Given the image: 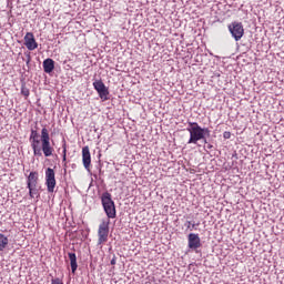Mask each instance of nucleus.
<instances>
[{
  "mask_svg": "<svg viewBox=\"0 0 284 284\" xmlns=\"http://www.w3.org/2000/svg\"><path fill=\"white\" fill-rule=\"evenodd\" d=\"M187 132L190 133L189 144H197L201 139H205V136L211 134L209 128H201L196 122H189Z\"/></svg>",
  "mask_w": 284,
  "mask_h": 284,
  "instance_id": "1",
  "label": "nucleus"
},
{
  "mask_svg": "<svg viewBox=\"0 0 284 284\" xmlns=\"http://www.w3.org/2000/svg\"><path fill=\"white\" fill-rule=\"evenodd\" d=\"M101 203L108 219H116V205L114 200H112V194L110 192H104L101 196Z\"/></svg>",
  "mask_w": 284,
  "mask_h": 284,
  "instance_id": "2",
  "label": "nucleus"
},
{
  "mask_svg": "<svg viewBox=\"0 0 284 284\" xmlns=\"http://www.w3.org/2000/svg\"><path fill=\"white\" fill-rule=\"evenodd\" d=\"M40 143L41 154H43L47 158H50L52 156V154H54V148L50 143V132L45 128L41 130Z\"/></svg>",
  "mask_w": 284,
  "mask_h": 284,
  "instance_id": "3",
  "label": "nucleus"
},
{
  "mask_svg": "<svg viewBox=\"0 0 284 284\" xmlns=\"http://www.w3.org/2000/svg\"><path fill=\"white\" fill-rule=\"evenodd\" d=\"M29 142L31 145V149L33 151V156H42L41 153V138L39 135V132L34 129H31V133L29 136Z\"/></svg>",
  "mask_w": 284,
  "mask_h": 284,
  "instance_id": "4",
  "label": "nucleus"
},
{
  "mask_svg": "<svg viewBox=\"0 0 284 284\" xmlns=\"http://www.w3.org/2000/svg\"><path fill=\"white\" fill-rule=\"evenodd\" d=\"M108 236H110V220H102L98 229V245L108 243Z\"/></svg>",
  "mask_w": 284,
  "mask_h": 284,
  "instance_id": "5",
  "label": "nucleus"
},
{
  "mask_svg": "<svg viewBox=\"0 0 284 284\" xmlns=\"http://www.w3.org/2000/svg\"><path fill=\"white\" fill-rule=\"evenodd\" d=\"M45 185L47 191L52 194L54 192V189L57 187V178L54 173V169L48 168L45 170Z\"/></svg>",
  "mask_w": 284,
  "mask_h": 284,
  "instance_id": "6",
  "label": "nucleus"
},
{
  "mask_svg": "<svg viewBox=\"0 0 284 284\" xmlns=\"http://www.w3.org/2000/svg\"><path fill=\"white\" fill-rule=\"evenodd\" d=\"M229 31L231 32L233 39H235V41H241V39L243 38V34L245 32V30L243 29V24L239 23V22H233L229 26Z\"/></svg>",
  "mask_w": 284,
  "mask_h": 284,
  "instance_id": "7",
  "label": "nucleus"
},
{
  "mask_svg": "<svg viewBox=\"0 0 284 284\" xmlns=\"http://www.w3.org/2000/svg\"><path fill=\"white\" fill-rule=\"evenodd\" d=\"M24 45L28 50H37L39 48V43H37V40L34 39V33L27 32L24 36Z\"/></svg>",
  "mask_w": 284,
  "mask_h": 284,
  "instance_id": "8",
  "label": "nucleus"
},
{
  "mask_svg": "<svg viewBox=\"0 0 284 284\" xmlns=\"http://www.w3.org/2000/svg\"><path fill=\"white\" fill-rule=\"evenodd\" d=\"M189 250H199L201 247V237L199 234L190 233L187 235Z\"/></svg>",
  "mask_w": 284,
  "mask_h": 284,
  "instance_id": "9",
  "label": "nucleus"
},
{
  "mask_svg": "<svg viewBox=\"0 0 284 284\" xmlns=\"http://www.w3.org/2000/svg\"><path fill=\"white\" fill-rule=\"evenodd\" d=\"M82 163H83L85 170H90V165L92 163V156L90 155L89 146L82 148Z\"/></svg>",
  "mask_w": 284,
  "mask_h": 284,
  "instance_id": "10",
  "label": "nucleus"
},
{
  "mask_svg": "<svg viewBox=\"0 0 284 284\" xmlns=\"http://www.w3.org/2000/svg\"><path fill=\"white\" fill-rule=\"evenodd\" d=\"M34 185H39V172L33 171L27 178V187H34Z\"/></svg>",
  "mask_w": 284,
  "mask_h": 284,
  "instance_id": "11",
  "label": "nucleus"
},
{
  "mask_svg": "<svg viewBox=\"0 0 284 284\" xmlns=\"http://www.w3.org/2000/svg\"><path fill=\"white\" fill-rule=\"evenodd\" d=\"M43 70L47 74H50L54 71V60L52 59H45L42 63Z\"/></svg>",
  "mask_w": 284,
  "mask_h": 284,
  "instance_id": "12",
  "label": "nucleus"
},
{
  "mask_svg": "<svg viewBox=\"0 0 284 284\" xmlns=\"http://www.w3.org/2000/svg\"><path fill=\"white\" fill-rule=\"evenodd\" d=\"M68 256L71 265V272L72 274H75L79 267V264L77 263V253H68Z\"/></svg>",
  "mask_w": 284,
  "mask_h": 284,
  "instance_id": "13",
  "label": "nucleus"
},
{
  "mask_svg": "<svg viewBox=\"0 0 284 284\" xmlns=\"http://www.w3.org/2000/svg\"><path fill=\"white\" fill-rule=\"evenodd\" d=\"M98 94L100 97V99H102V101H108V99H110V90L108 89V87H104L103 89H100L98 91Z\"/></svg>",
  "mask_w": 284,
  "mask_h": 284,
  "instance_id": "14",
  "label": "nucleus"
},
{
  "mask_svg": "<svg viewBox=\"0 0 284 284\" xmlns=\"http://www.w3.org/2000/svg\"><path fill=\"white\" fill-rule=\"evenodd\" d=\"M28 190H29V196L30 199H34V196H37V199H39V196L41 195L39 193V187L38 185H34V186H27Z\"/></svg>",
  "mask_w": 284,
  "mask_h": 284,
  "instance_id": "15",
  "label": "nucleus"
},
{
  "mask_svg": "<svg viewBox=\"0 0 284 284\" xmlns=\"http://www.w3.org/2000/svg\"><path fill=\"white\" fill-rule=\"evenodd\" d=\"M9 240L6 235L0 233V252H3L4 247H8Z\"/></svg>",
  "mask_w": 284,
  "mask_h": 284,
  "instance_id": "16",
  "label": "nucleus"
},
{
  "mask_svg": "<svg viewBox=\"0 0 284 284\" xmlns=\"http://www.w3.org/2000/svg\"><path fill=\"white\" fill-rule=\"evenodd\" d=\"M93 88L97 92H99V90H103L105 88V83H103L102 80H95L93 82Z\"/></svg>",
  "mask_w": 284,
  "mask_h": 284,
  "instance_id": "17",
  "label": "nucleus"
},
{
  "mask_svg": "<svg viewBox=\"0 0 284 284\" xmlns=\"http://www.w3.org/2000/svg\"><path fill=\"white\" fill-rule=\"evenodd\" d=\"M62 149H63V151H62V161H63V163H64V168H68V162H65L67 161V154H68V148H67V145H65V143L62 145Z\"/></svg>",
  "mask_w": 284,
  "mask_h": 284,
  "instance_id": "18",
  "label": "nucleus"
},
{
  "mask_svg": "<svg viewBox=\"0 0 284 284\" xmlns=\"http://www.w3.org/2000/svg\"><path fill=\"white\" fill-rule=\"evenodd\" d=\"M21 94H22V97H26V99H28V97H30V89H28V87H26V83H23L21 85Z\"/></svg>",
  "mask_w": 284,
  "mask_h": 284,
  "instance_id": "19",
  "label": "nucleus"
},
{
  "mask_svg": "<svg viewBox=\"0 0 284 284\" xmlns=\"http://www.w3.org/2000/svg\"><path fill=\"white\" fill-rule=\"evenodd\" d=\"M186 227H187V230H194L195 227H196V225H199V223L197 224H192V222L191 221H186Z\"/></svg>",
  "mask_w": 284,
  "mask_h": 284,
  "instance_id": "20",
  "label": "nucleus"
},
{
  "mask_svg": "<svg viewBox=\"0 0 284 284\" xmlns=\"http://www.w3.org/2000/svg\"><path fill=\"white\" fill-rule=\"evenodd\" d=\"M51 284H63V281L59 277L52 278Z\"/></svg>",
  "mask_w": 284,
  "mask_h": 284,
  "instance_id": "21",
  "label": "nucleus"
},
{
  "mask_svg": "<svg viewBox=\"0 0 284 284\" xmlns=\"http://www.w3.org/2000/svg\"><path fill=\"white\" fill-rule=\"evenodd\" d=\"M231 136H232V133L229 132V131H225V132L223 133V139H231Z\"/></svg>",
  "mask_w": 284,
  "mask_h": 284,
  "instance_id": "22",
  "label": "nucleus"
},
{
  "mask_svg": "<svg viewBox=\"0 0 284 284\" xmlns=\"http://www.w3.org/2000/svg\"><path fill=\"white\" fill-rule=\"evenodd\" d=\"M30 61H32V57L30 55V53H28L26 60L27 65H30Z\"/></svg>",
  "mask_w": 284,
  "mask_h": 284,
  "instance_id": "23",
  "label": "nucleus"
},
{
  "mask_svg": "<svg viewBox=\"0 0 284 284\" xmlns=\"http://www.w3.org/2000/svg\"><path fill=\"white\" fill-rule=\"evenodd\" d=\"M111 265H116V255H113L111 260Z\"/></svg>",
  "mask_w": 284,
  "mask_h": 284,
  "instance_id": "24",
  "label": "nucleus"
},
{
  "mask_svg": "<svg viewBox=\"0 0 284 284\" xmlns=\"http://www.w3.org/2000/svg\"><path fill=\"white\" fill-rule=\"evenodd\" d=\"M201 141H204L205 144H207V138L204 136V139H201Z\"/></svg>",
  "mask_w": 284,
  "mask_h": 284,
  "instance_id": "25",
  "label": "nucleus"
},
{
  "mask_svg": "<svg viewBox=\"0 0 284 284\" xmlns=\"http://www.w3.org/2000/svg\"><path fill=\"white\" fill-rule=\"evenodd\" d=\"M207 149H209V150H212V144H207Z\"/></svg>",
  "mask_w": 284,
  "mask_h": 284,
  "instance_id": "26",
  "label": "nucleus"
},
{
  "mask_svg": "<svg viewBox=\"0 0 284 284\" xmlns=\"http://www.w3.org/2000/svg\"><path fill=\"white\" fill-rule=\"evenodd\" d=\"M145 284H152V282H145Z\"/></svg>",
  "mask_w": 284,
  "mask_h": 284,
  "instance_id": "27",
  "label": "nucleus"
}]
</instances>
